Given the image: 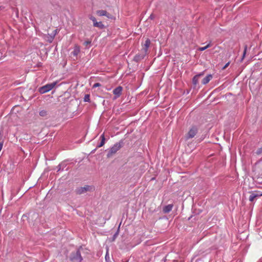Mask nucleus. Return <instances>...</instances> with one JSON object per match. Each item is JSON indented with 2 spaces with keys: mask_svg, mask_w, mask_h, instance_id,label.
Masks as SVG:
<instances>
[{
  "mask_svg": "<svg viewBox=\"0 0 262 262\" xmlns=\"http://www.w3.org/2000/svg\"><path fill=\"white\" fill-rule=\"evenodd\" d=\"M91 40H89L85 41L83 43V45L85 46V47L88 48H90V47L91 46Z\"/></svg>",
  "mask_w": 262,
  "mask_h": 262,
  "instance_id": "17",
  "label": "nucleus"
},
{
  "mask_svg": "<svg viewBox=\"0 0 262 262\" xmlns=\"http://www.w3.org/2000/svg\"><path fill=\"white\" fill-rule=\"evenodd\" d=\"M173 205L172 204H169L168 205L165 206L163 208V212L164 213H168L170 212L173 208Z\"/></svg>",
  "mask_w": 262,
  "mask_h": 262,
  "instance_id": "9",
  "label": "nucleus"
},
{
  "mask_svg": "<svg viewBox=\"0 0 262 262\" xmlns=\"http://www.w3.org/2000/svg\"><path fill=\"white\" fill-rule=\"evenodd\" d=\"M212 75L208 74L202 80V84L204 85L207 84L212 79Z\"/></svg>",
  "mask_w": 262,
  "mask_h": 262,
  "instance_id": "10",
  "label": "nucleus"
},
{
  "mask_svg": "<svg viewBox=\"0 0 262 262\" xmlns=\"http://www.w3.org/2000/svg\"><path fill=\"white\" fill-rule=\"evenodd\" d=\"M123 141L122 140H120L119 142L115 143L113 146H112L107 154V158L112 157L114 155H115L118 150L120 149V148L123 145Z\"/></svg>",
  "mask_w": 262,
  "mask_h": 262,
  "instance_id": "2",
  "label": "nucleus"
},
{
  "mask_svg": "<svg viewBox=\"0 0 262 262\" xmlns=\"http://www.w3.org/2000/svg\"><path fill=\"white\" fill-rule=\"evenodd\" d=\"M261 196V194H259L258 193H253L252 192L249 198V200L250 201V202H253L255 198H257V197H258V196Z\"/></svg>",
  "mask_w": 262,
  "mask_h": 262,
  "instance_id": "13",
  "label": "nucleus"
},
{
  "mask_svg": "<svg viewBox=\"0 0 262 262\" xmlns=\"http://www.w3.org/2000/svg\"><path fill=\"white\" fill-rule=\"evenodd\" d=\"M57 32V30H55L54 31V33H53V36H52V39H53V38L54 37V36L56 35V34Z\"/></svg>",
  "mask_w": 262,
  "mask_h": 262,
  "instance_id": "28",
  "label": "nucleus"
},
{
  "mask_svg": "<svg viewBox=\"0 0 262 262\" xmlns=\"http://www.w3.org/2000/svg\"><path fill=\"white\" fill-rule=\"evenodd\" d=\"M247 45H245L244 46V52H243V56H242V59H241V61H242L245 57V55H246V52H247Z\"/></svg>",
  "mask_w": 262,
  "mask_h": 262,
  "instance_id": "20",
  "label": "nucleus"
},
{
  "mask_svg": "<svg viewBox=\"0 0 262 262\" xmlns=\"http://www.w3.org/2000/svg\"><path fill=\"white\" fill-rule=\"evenodd\" d=\"M204 72H202L197 75H196V76H198V77H200L201 76H202L203 75H204Z\"/></svg>",
  "mask_w": 262,
  "mask_h": 262,
  "instance_id": "27",
  "label": "nucleus"
},
{
  "mask_svg": "<svg viewBox=\"0 0 262 262\" xmlns=\"http://www.w3.org/2000/svg\"><path fill=\"white\" fill-rule=\"evenodd\" d=\"M149 18L150 19H154V18H155V16H154V14H151L150 15V16H149Z\"/></svg>",
  "mask_w": 262,
  "mask_h": 262,
  "instance_id": "29",
  "label": "nucleus"
},
{
  "mask_svg": "<svg viewBox=\"0 0 262 262\" xmlns=\"http://www.w3.org/2000/svg\"><path fill=\"white\" fill-rule=\"evenodd\" d=\"M95 150H96V149H95L94 150H93L92 151V152H94Z\"/></svg>",
  "mask_w": 262,
  "mask_h": 262,
  "instance_id": "33",
  "label": "nucleus"
},
{
  "mask_svg": "<svg viewBox=\"0 0 262 262\" xmlns=\"http://www.w3.org/2000/svg\"><path fill=\"white\" fill-rule=\"evenodd\" d=\"M90 19L93 22V25H94V24L97 22V20H96V19L95 18V17L93 16H91L90 17Z\"/></svg>",
  "mask_w": 262,
  "mask_h": 262,
  "instance_id": "22",
  "label": "nucleus"
},
{
  "mask_svg": "<svg viewBox=\"0 0 262 262\" xmlns=\"http://www.w3.org/2000/svg\"><path fill=\"white\" fill-rule=\"evenodd\" d=\"M146 55H147L146 53L142 51V53L141 54H138L135 56V57L134 58V61H135L136 62H139V61L143 59Z\"/></svg>",
  "mask_w": 262,
  "mask_h": 262,
  "instance_id": "7",
  "label": "nucleus"
},
{
  "mask_svg": "<svg viewBox=\"0 0 262 262\" xmlns=\"http://www.w3.org/2000/svg\"><path fill=\"white\" fill-rule=\"evenodd\" d=\"M100 139H101V142H100V143L98 145H97V148L101 147L103 146L104 145V144H105V136H104V133L102 134L100 136Z\"/></svg>",
  "mask_w": 262,
  "mask_h": 262,
  "instance_id": "12",
  "label": "nucleus"
},
{
  "mask_svg": "<svg viewBox=\"0 0 262 262\" xmlns=\"http://www.w3.org/2000/svg\"><path fill=\"white\" fill-rule=\"evenodd\" d=\"M83 250V248L80 247L75 252H73L70 256V260L73 262H81L83 259L81 252Z\"/></svg>",
  "mask_w": 262,
  "mask_h": 262,
  "instance_id": "1",
  "label": "nucleus"
},
{
  "mask_svg": "<svg viewBox=\"0 0 262 262\" xmlns=\"http://www.w3.org/2000/svg\"><path fill=\"white\" fill-rule=\"evenodd\" d=\"M62 165H63V164H60L58 165L57 171H59L60 170H63V168H62Z\"/></svg>",
  "mask_w": 262,
  "mask_h": 262,
  "instance_id": "23",
  "label": "nucleus"
},
{
  "mask_svg": "<svg viewBox=\"0 0 262 262\" xmlns=\"http://www.w3.org/2000/svg\"><path fill=\"white\" fill-rule=\"evenodd\" d=\"M262 153V147L259 148L256 151V154L257 155H259Z\"/></svg>",
  "mask_w": 262,
  "mask_h": 262,
  "instance_id": "21",
  "label": "nucleus"
},
{
  "mask_svg": "<svg viewBox=\"0 0 262 262\" xmlns=\"http://www.w3.org/2000/svg\"><path fill=\"white\" fill-rule=\"evenodd\" d=\"M210 47H211V44L209 43L207 44L205 47L199 48V50L200 51H203L207 49V48H209Z\"/></svg>",
  "mask_w": 262,
  "mask_h": 262,
  "instance_id": "18",
  "label": "nucleus"
},
{
  "mask_svg": "<svg viewBox=\"0 0 262 262\" xmlns=\"http://www.w3.org/2000/svg\"><path fill=\"white\" fill-rule=\"evenodd\" d=\"M3 146V143L0 142V151H1V150L2 149Z\"/></svg>",
  "mask_w": 262,
  "mask_h": 262,
  "instance_id": "30",
  "label": "nucleus"
},
{
  "mask_svg": "<svg viewBox=\"0 0 262 262\" xmlns=\"http://www.w3.org/2000/svg\"><path fill=\"white\" fill-rule=\"evenodd\" d=\"M94 27H98L100 29H103L104 27V25L102 24L101 21L96 22L93 25Z\"/></svg>",
  "mask_w": 262,
  "mask_h": 262,
  "instance_id": "15",
  "label": "nucleus"
},
{
  "mask_svg": "<svg viewBox=\"0 0 262 262\" xmlns=\"http://www.w3.org/2000/svg\"><path fill=\"white\" fill-rule=\"evenodd\" d=\"M199 78L198 76L195 75L192 78V83L194 86H196L199 82Z\"/></svg>",
  "mask_w": 262,
  "mask_h": 262,
  "instance_id": "16",
  "label": "nucleus"
},
{
  "mask_svg": "<svg viewBox=\"0 0 262 262\" xmlns=\"http://www.w3.org/2000/svg\"><path fill=\"white\" fill-rule=\"evenodd\" d=\"M101 86V84H100V83H95L93 85V88H97V87H99V86Z\"/></svg>",
  "mask_w": 262,
  "mask_h": 262,
  "instance_id": "25",
  "label": "nucleus"
},
{
  "mask_svg": "<svg viewBox=\"0 0 262 262\" xmlns=\"http://www.w3.org/2000/svg\"><path fill=\"white\" fill-rule=\"evenodd\" d=\"M107 254L106 253L105 255V259L107 260V258H108V256H107Z\"/></svg>",
  "mask_w": 262,
  "mask_h": 262,
  "instance_id": "32",
  "label": "nucleus"
},
{
  "mask_svg": "<svg viewBox=\"0 0 262 262\" xmlns=\"http://www.w3.org/2000/svg\"><path fill=\"white\" fill-rule=\"evenodd\" d=\"M107 254L106 253L105 255V259L107 260V258H108V256H107Z\"/></svg>",
  "mask_w": 262,
  "mask_h": 262,
  "instance_id": "31",
  "label": "nucleus"
},
{
  "mask_svg": "<svg viewBox=\"0 0 262 262\" xmlns=\"http://www.w3.org/2000/svg\"><path fill=\"white\" fill-rule=\"evenodd\" d=\"M57 82H54L51 83H48L44 86L40 87L39 89V92L40 94H44L49 92L53 89V88L56 85Z\"/></svg>",
  "mask_w": 262,
  "mask_h": 262,
  "instance_id": "3",
  "label": "nucleus"
},
{
  "mask_svg": "<svg viewBox=\"0 0 262 262\" xmlns=\"http://www.w3.org/2000/svg\"><path fill=\"white\" fill-rule=\"evenodd\" d=\"M80 51V47L78 46H75L72 53L74 56H77L79 53Z\"/></svg>",
  "mask_w": 262,
  "mask_h": 262,
  "instance_id": "14",
  "label": "nucleus"
},
{
  "mask_svg": "<svg viewBox=\"0 0 262 262\" xmlns=\"http://www.w3.org/2000/svg\"><path fill=\"white\" fill-rule=\"evenodd\" d=\"M83 101L84 102H90V96L89 94L85 95L84 98H83Z\"/></svg>",
  "mask_w": 262,
  "mask_h": 262,
  "instance_id": "19",
  "label": "nucleus"
},
{
  "mask_svg": "<svg viewBox=\"0 0 262 262\" xmlns=\"http://www.w3.org/2000/svg\"><path fill=\"white\" fill-rule=\"evenodd\" d=\"M260 194H261V195H262V193H260Z\"/></svg>",
  "mask_w": 262,
  "mask_h": 262,
  "instance_id": "34",
  "label": "nucleus"
},
{
  "mask_svg": "<svg viewBox=\"0 0 262 262\" xmlns=\"http://www.w3.org/2000/svg\"><path fill=\"white\" fill-rule=\"evenodd\" d=\"M90 190V186L89 185H85L84 187L78 188L76 189V192L78 194H81L86 192Z\"/></svg>",
  "mask_w": 262,
  "mask_h": 262,
  "instance_id": "5",
  "label": "nucleus"
},
{
  "mask_svg": "<svg viewBox=\"0 0 262 262\" xmlns=\"http://www.w3.org/2000/svg\"><path fill=\"white\" fill-rule=\"evenodd\" d=\"M150 45V40L149 38L146 39L145 43L143 46L142 51L147 54L148 48Z\"/></svg>",
  "mask_w": 262,
  "mask_h": 262,
  "instance_id": "8",
  "label": "nucleus"
},
{
  "mask_svg": "<svg viewBox=\"0 0 262 262\" xmlns=\"http://www.w3.org/2000/svg\"><path fill=\"white\" fill-rule=\"evenodd\" d=\"M96 13L98 15H99L100 16H105L107 17L110 18V16H109L110 14L106 12V11H105V10H98V11H97Z\"/></svg>",
  "mask_w": 262,
  "mask_h": 262,
  "instance_id": "11",
  "label": "nucleus"
},
{
  "mask_svg": "<svg viewBox=\"0 0 262 262\" xmlns=\"http://www.w3.org/2000/svg\"><path fill=\"white\" fill-rule=\"evenodd\" d=\"M230 61L228 62L223 68L222 70L225 69L226 68L228 67V66L230 64Z\"/></svg>",
  "mask_w": 262,
  "mask_h": 262,
  "instance_id": "26",
  "label": "nucleus"
},
{
  "mask_svg": "<svg viewBox=\"0 0 262 262\" xmlns=\"http://www.w3.org/2000/svg\"><path fill=\"white\" fill-rule=\"evenodd\" d=\"M198 128L196 126H192L189 129L187 134L185 136L186 140H188L189 139L193 138L198 133Z\"/></svg>",
  "mask_w": 262,
  "mask_h": 262,
  "instance_id": "4",
  "label": "nucleus"
},
{
  "mask_svg": "<svg viewBox=\"0 0 262 262\" xmlns=\"http://www.w3.org/2000/svg\"><path fill=\"white\" fill-rule=\"evenodd\" d=\"M122 87L121 86H119L114 89L113 94L115 95V99H116L117 98L120 96L122 94Z\"/></svg>",
  "mask_w": 262,
  "mask_h": 262,
  "instance_id": "6",
  "label": "nucleus"
},
{
  "mask_svg": "<svg viewBox=\"0 0 262 262\" xmlns=\"http://www.w3.org/2000/svg\"><path fill=\"white\" fill-rule=\"evenodd\" d=\"M39 115L41 116H44L46 115V112L45 111H41L39 112Z\"/></svg>",
  "mask_w": 262,
  "mask_h": 262,
  "instance_id": "24",
  "label": "nucleus"
}]
</instances>
